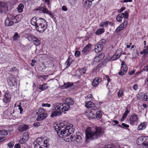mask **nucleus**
<instances>
[{"instance_id":"nucleus-1","label":"nucleus","mask_w":148,"mask_h":148,"mask_svg":"<svg viewBox=\"0 0 148 148\" xmlns=\"http://www.w3.org/2000/svg\"><path fill=\"white\" fill-rule=\"evenodd\" d=\"M55 130L57 131V134L60 138H64V140L67 142L71 141L80 142L82 140L83 136L79 132H76V136H75L71 135L70 138H66L70 134L73 133L74 129L73 125L71 124H67L66 121L60 122L59 123H56L53 125Z\"/></svg>"},{"instance_id":"nucleus-2","label":"nucleus","mask_w":148,"mask_h":148,"mask_svg":"<svg viewBox=\"0 0 148 148\" xmlns=\"http://www.w3.org/2000/svg\"><path fill=\"white\" fill-rule=\"evenodd\" d=\"M103 133V130L99 127L96 126L94 128L88 127L85 131L86 140L87 141L88 140L97 138Z\"/></svg>"},{"instance_id":"nucleus-3","label":"nucleus","mask_w":148,"mask_h":148,"mask_svg":"<svg viewBox=\"0 0 148 148\" xmlns=\"http://www.w3.org/2000/svg\"><path fill=\"white\" fill-rule=\"evenodd\" d=\"M63 102L64 103V104L58 103L54 105V108H53V110L56 111L59 110L62 111H67L70 108L69 105H73L74 103L73 100L69 98L65 99Z\"/></svg>"},{"instance_id":"nucleus-4","label":"nucleus","mask_w":148,"mask_h":148,"mask_svg":"<svg viewBox=\"0 0 148 148\" xmlns=\"http://www.w3.org/2000/svg\"><path fill=\"white\" fill-rule=\"evenodd\" d=\"M49 139L45 138H38L34 142V148H48Z\"/></svg>"},{"instance_id":"nucleus-5","label":"nucleus","mask_w":148,"mask_h":148,"mask_svg":"<svg viewBox=\"0 0 148 148\" xmlns=\"http://www.w3.org/2000/svg\"><path fill=\"white\" fill-rule=\"evenodd\" d=\"M47 27V24L46 20L42 18L38 21V24L36 27V30L40 33L44 32Z\"/></svg>"},{"instance_id":"nucleus-6","label":"nucleus","mask_w":148,"mask_h":148,"mask_svg":"<svg viewBox=\"0 0 148 148\" xmlns=\"http://www.w3.org/2000/svg\"><path fill=\"white\" fill-rule=\"evenodd\" d=\"M17 16L12 19L11 18H7L5 20V25L6 26H10L13 25L14 23H18L16 20Z\"/></svg>"},{"instance_id":"nucleus-7","label":"nucleus","mask_w":148,"mask_h":148,"mask_svg":"<svg viewBox=\"0 0 148 148\" xmlns=\"http://www.w3.org/2000/svg\"><path fill=\"white\" fill-rule=\"evenodd\" d=\"M138 143H139V145H142L143 147L144 143H146L148 145V137L145 136H140L138 139Z\"/></svg>"},{"instance_id":"nucleus-8","label":"nucleus","mask_w":148,"mask_h":148,"mask_svg":"<svg viewBox=\"0 0 148 148\" xmlns=\"http://www.w3.org/2000/svg\"><path fill=\"white\" fill-rule=\"evenodd\" d=\"M37 11H39V12L40 13H44L47 14L49 15L50 16L53 18V15L52 14L51 12L49 11L45 7H40L37 8L36 9Z\"/></svg>"},{"instance_id":"nucleus-9","label":"nucleus","mask_w":148,"mask_h":148,"mask_svg":"<svg viewBox=\"0 0 148 148\" xmlns=\"http://www.w3.org/2000/svg\"><path fill=\"white\" fill-rule=\"evenodd\" d=\"M123 18L125 19L128 18V13L127 12L125 11L124 13H121L118 15L116 18V20L118 22H121Z\"/></svg>"},{"instance_id":"nucleus-10","label":"nucleus","mask_w":148,"mask_h":148,"mask_svg":"<svg viewBox=\"0 0 148 148\" xmlns=\"http://www.w3.org/2000/svg\"><path fill=\"white\" fill-rule=\"evenodd\" d=\"M138 121L137 116L136 115L133 114L130 116V122L131 124L132 125L136 124Z\"/></svg>"},{"instance_id":"nucleus-11","label":"nucleus","mask_w":148,"mask_h":148,"mask_svg":"<svg viewBox=\"0 0 148 148\" xmlns=\"http://www.w3.org/2000/svg\"><path fill=\"white\" fill-rule=\"evenodd\" d=\"M11 99V95L9 93L7 92H5L3 99V102L6 103H8L10 101Z\"/></svg>"},{"instance_id":"nucleus-12","label":"nucleus","mask_w":148,"mask_h":148,"mask_svg":"<svg viewBox=\"0 0 148 148\" xmlns=\"http://www.w3.org/2000/svg\"><path fill=\"white\" fill-rule=\"evenodd\" d=\"M8 7L7 5L3 2H0V12H3L7 11Z\"/></svg>"},{"instance_id":"nucleus-13","label":"nucleus","mask_w":148,"mask_h":148,"mask_svg":"<svg viewBox=\"0 0 148 148\" xmlns=\"http://www.w3.org/2000/svg\"><path fill=\"white\" fill-rule=\"evenodd\" d=\"M85 106L88 108H90L92 110H96L97 109V107L95 104L90 101L86 103Z\"/></svg>"},{"instance_id":"nucleus-14","label":"nucleus","mask_w":148,"mask_h":148,"mask_svg":"<svg viewBox=\"0 0 148 148\" xmlns=\"http://www.w3.org/2000/svg\"><path fill=\"white\" fill-rule=\"evenodd\" d=\"M42 19V18H36L34 17L31 19V24L36 27L37 25L38 24V21L40 20H41Z\"/></svg>"},{"instance_id":"nucleus-15","label":"nucleus","mask_w":148,"mask_h":148,"mask_svg":"<svg viewBox=\"0 0 148 148\" xmlns=\"http://www.w3.org/2000/svg\"><path fill=\"white\" fill-rule=\"evenodd\" d=\"M45 112L41 113H40V114L38 116L36 120L38 121H41L43 119H45L47 116V114L45 113Z\"/></svg>"},{"instance_id":"nucleus-16","label":"nucleus","mask_w":148,"mask_h":148,"mask_svg":"<svg viewBox=\"0 0 148 148\" xmlns=\"http://www.w3.org/2000/svg\"><path fill=\"white\" fill-rule=\"evenodd\" d=\"M94 112H86V115L89 119L95 118L96 115Z\"/></svg>"},{"instance_id":"nucleus-17","label":"nucleus","mask_w":148,"mask_h":148,"mask_svg":"<svg viewBox=\"0 0 148 148\" xmlns=\"http://www.w3.org/2000/svg\"><path fill=\"white\" fill-rule=\"evenodd\" d=\"M103 45L100 44H97L95 46V50L96 53H99L101 51L103 48Z\"/></svg>"},{"instance_id":"nucleus-18","label":"nucleus","mask_w":148,"mask_h":148,"mask_svg":"<svg viewBox=\"0 0 148 148\" xmlns=\"http://www.w3.org/2000/svg\"><path fill=\"white\" fill-rule=\"evenodd\" d=\"M91 46V44H89L84 47L82 51V53L83 54L87 53L89 51Z\"/></svg>"},{"instance_id":"nucleus-19","label":"nucleus","mask_w":148,"mask_h":148,"mask_svg":"<svg viewBox=\"0 0 148 148\" xmlns=\"http://www.w3.org/2000/svg\"><path fill=\"white\" fill-rule=\"evenodd\" d=\"M147 126V123L143 122L141 123L138 126L137 128L138 130H142L145 129Z\"/></svg>"},{"instance_id":"nucleus-20","label":"nucleus","mask_w":148,"mask_h":148,"mask_svg":"<svg viewBox=\"0 0 148 148\" xmlns=\"http://www.w3.org/2000/svg\"><path fill=\"white\" fill-rule=\"evenodd\" d=\"M33 42L36 46H39L40 43V41L37 38L34 36L32 38Z\"/></svg>"},{"instance_id":"nucleus-21","label":"nucleus","mask_w":148,"mask_h":148,"mask_svg":"<svg viewBox=\"0 0 148 148\" xmlns=\"http://www.w3.org/2000/svg\"><path fill=\"white\" fill-rule=\"evenodd\" d=\"M83 3L86 6L90 7L92 5V1L89 0H83Z\"/></svg>"},{"instance_id":"nucleus-22","label":"nucleus","mask_w":148,"mask_h":148,"mask_svg":"<svg viewBox=\"0 0 148 148\" xmlns=\"http://www.w3.org/2000/svg\"><path fill=\"white\" fill-rule=\"evenodd\" d=\"M28 128V126L27 125H24L20 126L18 129L20 131H24L26 130Z\"/></svg>"},{"instance_id":"nucleus-23","label":"nucleus","mask_w":148,"mask_h":148,"mask_svg":"<svg viewBox=\"0 0 148 148\" xmlns=\"http://www.w3.org/2000/svg\"><path fill=\"white\" fill-rule=\"evenodd\" d=\"M16 82V79L14 77H10L9 80L8 81V82L9 84L10 85H14Z\"/></svg>"},{"instance_id":"nucleus-24","label":"nucleus","mask_w":148,"mask_h":148,"mask_svg":"<svg viewBox=\"0 0 148 148\" xmlns=\"http://www.w3.org/2000/svg\"><path fill=\"white\" fill-rule=\"evenodd\" d=\"M104 57V55L103 54H101L99 55L98 56H96L94 59V61L95 62H98L103 59Z\"/></svg>"},{"instance_id":"nucleus-25","label":"nucleus","mask_w":148,"mask_h":148,"mask_svg":"<svg viewBox=\"0 0 148 148\" xmlns=\"http://www.w3.org/2000/svg\"><path fill=\"white\" fill-rule=\"evenodd\" d=\"M8 132L7 131L5 130H0V136H5L8 134Z\"/></svg>"},{"instance_id":"nucleus-26","label":"nucleus","mask_w":148,"mask_h":148,"mask_svg":"<svg viewBox=\"0 0 148 148\" xmlns=\"http://www.w3.org/2000/svg\"><path fill=\"white\" fill-rule=\"evenodd\" d=\"M61 112H53L51 114L50 116L51 117L53 118L57 116H58L61 114Z\"/></svg>"},{"instance_id":"nucleus-27","label":"nucleus","mask_w":148,"mask_h":148,"mask_svg":"<svg viewBox=\"0 0 148 148\" xmlns=\"http://www.w3.org/2000/svg\"><path fill=\"white\" fill-rule=\"evenodd\" d=\"M127 69H123V68H121V71L119 73V75L122 76L125 75L127 72Z\"/></svg>"},{"instance_id":"nucleus-28","label":"nucleus","mask_w":148,"mask_h":148,"mask_svg":"<svg viewBox=\"0 0 148 148\" xmlns=\"http://www.w3.org/2000/svg\"><path fill=\"white\" fill-rule=\"evenodd\" d=\"M73 84V83L68 82L67 83H64L63 86L65 88H67L72 86Z\"/></svg>"},{"instance_id":"nucleus-29","label":"nucleus","mask_w":148,"mask_h":148,"mask_svg":"<svg viewBox=\"0 0 148 148\" xmlns=\"http://www.w3.org/2000/svg\"><path fill=\"white\" fill-rule=\"evenodd\" d=\"M34 126L36 128L40 127L42 126V122H36L34 123Z\"/></svg>"},{"instance_id":"nucleus-30","label":"nucleus","mask_w":148,"mask_h":148,"mask_svg":"<svg viewBox=\"0 0 148 148\" xmlns=\"http://www.w3.org/2000/svg\"><path fill=\"white\" fill-rule=\"evenodd\" d=\"M24 5L22 4H20L17 8L18 11L19 12H21L23 11Z\"/></svg>"},{"instance_id":"nucleus-31","label":"nucleus","mask_w":148,"mask_h":148,"mask_svg":"<svg viewBox=\"0 0 148 148\" xmlns=\"http://www.w3.org/2000/svg\"><path fill=\"white\" fill-rule=\"evenodd\" d=\"M14 108L13 111H14L15 110H16L18 109H19L20 111H23V109L22 108L21 106L20 105L16 106V104H15L14 105Z\"/></svg>"},{"instance_id":"nucleus-32","label":"nucleus","mask_w":148,"mask_h":148,"mask_svg":"<svg viewBox=\"0 0 148 148\" xmlns=\"http://www.w3.org/2000/svg\"><path fill=\"white\" fill-rule=\"evenodd\" d=\"M23 139L25 140V141H27L29 138L28 133L27 132L24 133L23 134Z\"/></svg>"},{"instance_id":"nucleus-33","label":"nucleus","mask_w":148,"mask_h":148,"mask_svg":"<svg viewBox=\"0 0 148 148\" xmlns=\"http://www.w3.org/2000/svg\"><path fill=\"white\" fill-rule=\"evenodd\" d=\"M96 117L97 119L99 120L102 117V114L101 113V112H98V113H95Z\"/></svg>"},{"instance_id":"nucleus-34","label":"nucleus","mask_w":148,"mask_h":148,"mask_svg":"<svg viewBox=\"0 0 148 148\" xmlns=\"http://www.w3.org/2000/svg\"><path fill=\"white\" fill-rule=\"evenodd\" d=\"M104 32V30L103 29L101 28L98 29L95 32V34L96 35H99L102 34Z\"/></svg>"},{"instance_id":"nucleus-35","label":"nucleus","mask_w":148,"mask_h":148,"mask_svg":"<svg viewBox=\"0 0 148 148\" xmlns=\"http://www.w3.org/2000/svg\"><path fill=\"white\" fill-rule=\"evenodd\" d=\"M122 52V49L121 48H119L117 49L115 53H116V55L117 54V55H118L119 56H120L121 55Z\"/></svg>"},{"instance_id":"nucleus-36","label":"nucleus","mask_w":148,"mask_h":148,"mask_svg":"<svg viewBox=\"0 0 148 148\" xmlns=\"http://www.w3.org/2000/svg\"><path fill=\"white\" fill-rule=\"evenodd\" d=\"M127 21H125L119 26L121 27L123 29L126 27V25H127Z\"/></svg>"},{"instance_id":"nucleus-37","label":"nucleus","mask_w":148,"mask_h":148,"mask_svg":"<svg viewBox=\"0 0 148 148\" xmlns=\"http://www.w3.org/2000/svg\"><path fill=\"white\" fill-rule=\"evenodd\" d=\"M109 22V21H108L102 22L101 23L100 25H101L102 27H107L108 25Z\"/></svg>"},{"instance_id":"nucleus-38","label":"nucleus","mask_w":148,"mask_h":148,"mask_svg":"<svg viewBox=\"0 0 148 148\" xmlns=\"http://www.w3.org/2000/svg\"><path fill=\"white\" fill-rule=\"evenodd\" d=\"M116 147L114 145L111 144L106 145L103 148H116Z\"/></svg>"},{"instance_id":"nucleus-39","label":"nucleus","mask_w":148,"mask_h":148,"mask_svg":"<svg viewBox=\"0 0 148 148\" xmlns=\"http://www.w3.org/2000/svg\"><path fill=\"white\" fill-rule=\"evenodd\" d=\"M124 91L123 90H120L118 92V97H120L123 96Z\"/></svg>"},{"instance_id":"nucleus-40","label":"nucleus","mask_w":148,"mask_h":148,"mask_svg":"<svg viewBox=\"0 0 148 148\" xmlns=\"http://www.w3.org/2000/svg\"><path fill=\"white\" fill-rule=\"evenodd\" d=\"M120 56H119L117 54L116 55V53L113 56L112 58V59L113 60H114L118 59Z\"/></svg>"},{"instance_id":"nucleus-41","label":"nucleus","mask_w":148,"mask_h":148,"mask_svg":"<svg viewBox=\"0 0 148 148\" xmlns=\"http://www.w3.org/2000/svg\"><path fill=\"white\" fill-rule=\"evenodd\" d=\"M45 86V84H42V85H39V89L40 90H45L46 88Z\"/></svg>"},{"instance_id":"nucleus-42","label":"nucleus","mask_w":148,"mask_h":148,"mask_svg":"<svg viewBox=\"0 0 148 148\" xmlns=\"http://www.w3.org/2000/svg\"><path fill=\"white\" fill-rule=\"evenodd\" d=\"M143 99L145 101H148V93H146L144 95Z\"/></svg>"},{"instance_id":"nucleus-43","label":"nucleus","mask_w":148,"mask_h":148,"mask_svg":"<svg viewBox=\"0 0 148 148\" xmlns=\"http://www.w3.org/2000/svg\"><path fill=\"white\" fill-rule=\"evenodd\" d=\"M129 112H125L124 114L122 116V119H121V121H122L123 120L125 119L127 114H128Z\"/></svg>"},{"instance_id":"nucleus-44","label":"nucleus","mask_w":148,"mask_h":148,"mask_svg":"<svg viewBox=\"0 0 148 148\" xmlns=\"http://www.w3.org/2000/svg\"><path fill=\"white\" fill-rule=\"evenodd\" d=\"M121 68H123V69H127V66L125 64V62L124 61L122 62L121 64Z\"/></svg>"},{"instance_id":"nucleus-45","label":"nucleus","mask_w":148,"mask_h":148,"mask_svg":"<svg viewBox=\"0 0 148 148\" xmlns=\"http://www.w3.org/2000/svg\"><path fill=\"white\" fill-rule=\"evenodd\" d=\"M79 71L81 74H84L85 73L86 70L85 68H83L80 70Z\"/></svg>"},{"instance_id":"nucleus-46","label":"nucleus","mask_w":148,"mask_h":148,"mask_svg":"<svg viewBox=\"0 0 148 148\" xmlns=\"http://www.w3.org/2000/svg\"><path fill=\"white\" fill-rule=\"evenodd\" d=\"M86 99H89L91 100H93L94 99L93 97H92V95L91 94L88 95L86 97Z\"/></svg>"},{"instance_id":"nucleus-47","label":"nucleus","mask_w":148,"mask_h":148,"mask_svg":"<svg viewBox=\"0 0 148 148\" xmlns=\"http://www.w3.org/2000/svg\"><path fill=\"white\" fill-rule=\"evenodd\" d=\"M14 144V143L13 141L10 142L8 144V145L9 147H12Z\"/></svg>"},{"instance_id":"nucleus-48","label":"nucleus","mask_w":148,"mask_h":148,"mask_svg":"<svg viewBox=\"0 0 148 148\" xmlns=\"http://www.w3.org/2000/svg\"><path fill=\"white\" fill-rule=\"evenodd\" d=\"M98 82L95 79H94L92 82V85L96 87L98 84Z\"/></svg>"},{"instance_id":"nucleus-49","label":"nucleus","mask_w":148,"mask_h":148,"mask_svg":"<svg viewBox=\"0 0 148 148\" xmlns=\"http://www.w3.org/2000/svg\"><path fill=\"white\" fill-rule=\"evenodd\" d=\"M71 64V62H70L69 61V60L68 59L65 62V64L66 65V67L69 66Z\"/></svg>"},{"instance_id":"nucleus-50","label":"nucleus","mask_w":148,"mask_h":148,"mask_svg":"<svg viewBox=\"0 0 148 148\" xmlns=\"http://www.w3.org/2000/svg\"><path fill=\"white\" fill-rule=\"evenodd\" d=\"M18 35L17 33H15L13 36V39L14 40H16L18 38Z\"/></svg>"},{"instance_id":"nucleus-51","label":"nucleus","mask_w":148,"mask_h":148,"mask_svg":"<svg viewBox=\"0 0 148 148\" xmlns=\"http://www.w3.org/2000/svg\"><path fill=\"white\" fill-rule=\"evenodd\" d=\"M19 142L20 143L22 144L26 143L27 141H25V140L23 139V138L19 140Z\"/></svg>"},{"instance_id":"nucleus-52","label":"nucleus","mask_w":148,"mask_h":148,"mask_svg":"<svg viewBox=\"0 0 148 148\" xmlns=\"http://www.w3.org/2000/svg\"><path fill=\"white\" fill-rule=\"evenodd\" d=\"M80 53V52L79 51H76L75 54V56L76 57H78L79 56Z\"/></svg>"},{"instance_id":"nucleus-53","label":"nucleus","mask_w":148,"mask_h":148,"mask_svg":"<svg viewBox=\"0 0 148 148\" xmlns=\"http://www.w3.org/2000/svg\"><path fill=\"white\" fill-rule=\"evenodd\" d=\"M42 106L43 107H49L51 106V105L50 104L48 103H43L42 104Z\"/></svg>"},{"instance_id":"nucleus-54","label":"nucleus","mask_w":148,"mask_h":148,"mask_svg":"<svg viewBox=\"0 0 148 148\" xmlns=\"http://www.w3.org/2000/svg\"><path fill=\"white\" fill-rule=\"evenodd\" d=\"M95 79L97 81V82H98V84L100 82L102 81L101 79L99 78L98 77H96Z\"/></svg>"},{"instance_id":"nucleus-55","label":"nucleus","mask_w":148,"mask_h":148,"mask_svg":"<svg viewBox=\"0 0 148 148\" xmlns=\"http://www.w3.org/2000/svg\"><path fill=\"white\" fill-rule=\"evenodd\" d=\"M106 42V40L105 39H102L100 40V43L103 44H105Z\"/></svg>"},{"instance_id":"nucleus-56","label":"nucleus","mask_w":148,"mask_h":148,"mask_svg":"<svg viewBox=\"0 0 148 148\" xmlns=\"http://www.w3.org/2000/svg\"><path fill=\"white\" fill-rule=\"evenodd\" d=\"M138 88V86L137 84H135L134 85V86H133V89L134 90H136Z\"/></svg>"},{"instance_id":"nucleus-57","label":"nucleus","mask_w":148,"mask_h":148,"mask_svg":"<svg viewBox=\"0 0 148 148\" xmlns=\"http://www.w3.org/2000/svg\"><path fill=\"white\" fill-rule=\"evenodd\" d=\"M36 61L34 60H32V63H31V65L32 66H34V64L36 63Z\"/></svg>"},{"instance_id":"nucleus-58","label":"nucleus","mask_w":148,"mask_h":148,"mask_svg":"<svg viewBox=\"0 0 148 148\" xmlns=\"http://www.w3.org/2000/svg\"><path fill=\"white\" fill-rule=\"evenodd\" d=\"M143 51L146 53H148V45L146 47V49H144Z\"/></svg>"},{"instance_id":"nucleus-59","label":"nucleus","mask_w":148,"mask_h":148,"mask_svg":"<svg viewBox=\"0 0 148 148\" xmlns=\"http://www.w3.org/2000/svg\"><path fill=\"white\" fill-rule=\"evenodd\" d=\"M14 147L15 148H21L19 144H16L14 146Z\"/></svg>"},{"instance_id":"nucleus-60","label":"nucleus","mask_w":148,"mask_h":148,"mask_svg":"<svg viewBox=\"0 0 148 148\" xmlns=\"http://www.w3.org/2000/svg\"><path fill=\"white\" fill-rule=\"evenodd\" d=\"M62 9L64 11H66L67 10V8L65 6H63L62 7Z\"/></svg>"},{"instance_id":"nucleus-61","label":"nucleus","mask_w":148,"mask_h":148,"mask_svg":"<svg viewBox=\"0 0 148 148\" xmlns=\"http://www.w3.org/2000/svg\"><path fill=\"white\" fill-rule=\"evenodd\" d=\"M121 31L119 29V27H118L116 29L115 31V32L116 33H118L120 31Z\"/></svg>"},{"instance_id":"nucleus-62","label":"nucleus","mask_w":148,"mask_h":148,"mask_svg":"<svg viewBox=\"0 0 148 148\" xmlns=\"http://www.w3.org/2000/svg\"><path fill=\"white\" fill-rule=\"evenodd\" d=\"M112 123L114 124V125L118 124V121L116 120H113L112 121Z\"/></svg>"},{"instance_id":"nucleus-63","label":"nucleus","mask_w":148,"mask_h":148,"mask_svg":"<svg viewBox=\"0 0 148 148\" xmlns=\"http://www.w3.org/2000/svg\"><path fill=\"white\" fill-rule=\"evenodd\" d=\"M122 125L124 127L126 128H127L129 127V125L125 124L124 123H122Z\"/></svg>"},{"instance_id":"nucleus-64","label":"nucleus","mask_w":148,"mask_h":148,"mask_svg":"<svg viewBox=\"0 0 148 148\" xmlns=\"http://www.w3.org/2000/svg\"><path fill=\"white\" fill-rule=\"evenodd\" d=\"M143 148H148V145L146 143H144L143 144Z\"/></svg>"}]
</instances>
